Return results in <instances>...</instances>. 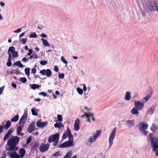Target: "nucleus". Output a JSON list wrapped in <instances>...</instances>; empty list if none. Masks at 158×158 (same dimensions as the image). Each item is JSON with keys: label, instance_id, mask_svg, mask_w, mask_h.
<instances>
[{"label": "nucleus", "instance_id": "1", "mask_svg": "<svg viewBox=\"0 0 158 158\" xmlns=\"http://www.w3.org/2000/svg\"><path fill=\"white\" fill-rule=\"evenodd\" d=\"M20 139V137L17 136L12 135L7 142V144L9 147L7 150L11 151H17L18 148L16 146L18 145Z\"/></svg>", "mask_w": 158, "mask_h": 158}, {"label": "nucleus", "instance_id": "2", "mask_svg": "<svg viewBox=\"0 0 158 158\" xmlns=\"http://www.w3.org/2000/svg\"><path fill=\"white\" fill-rule=\"evenodd\" d=\"M141 2L144 9L148 8L151 11H153L155 10L156 2L151 0H142Z\"/></svg>", "mask_w": 158, "mask_h": 158}, {"label": "nucleus", "instance_id": "3", "mask_svg": "<svg viewBox=\"0 0 158 158\" xmlns=\"http://www.w3.org/2000/svg\"><path fill=\"white\" fill-rule=\"evenodd\" d=\"M148 139L151 142V147L153 151H156L158 148V138L153 137L152 133L149 134L147 137Z\"/></svg>", "mask_w": 158, "mask_h": 158}, {"label": "nucleus", "instance_id": "4", "mask_svg": "<svg viewBox=\"0 0 158 158\" xmlns=\"http://www.w3.org/2000/svg\"><path fill=\"white\" fill-rule=\"evenodd\" d=\"M59 133L51 135L48 138V141L49 143L53 142V145L54 146L57 145L59 141Z\"/></svg>", "mask_w": 158, "mask_h": 158}, {"label": "nucleus", "instance_id": "5", "mask_svg": "<svg viewBox=\"0 0 158 158\" xmlns=\"http://www.w3.org/2000/svg\"><path fill=\"white\" fill-rule=\"evenodd\" d=\"M117 128H114L111 131L108 138V144L110 148L113 144V141L116 136Z\"/></svg>", "mask_w": 158, "mask_h": 158}, {"label": "nucleus", "instance_id": "6", "mask_svg": "<svg viewBox=\"0 0 158 158\" xmlns=\"http://www.w3.org/2000/svg\"><path fill=\"white\" fill-rule=\"evenodd\" d=\"M74 145L73 136H71V138L69 139V141L64 143L58 146L59 148H64L69 146H72Z\"/></svg>", "mask_w": 158, "mask_h": 158}, {"label": "nucleus", "instance_id": "7", "mask_svg": "<svg viewBox=\"0 0 158 158\" xmlns=\"http://www.w3.org/2000/svg\"><path fill=\"white\" fill-rule=\"evenodd\" d=\"M134 105L135 107L139 110H142L144 106V103L139 101H135L134 103Z\"/></svg>", "mask_w": 158, "mask_h": 158}, {"label": "nucleus", "instance_id": "8", "mask_svg": "<svg viewBox=\"0 0 158 158\" xmlns=\"http://www.w3.org/2000/svg\"><path fill=\"white\" fill-rule=\"evenodd\" d=\"M27 116V112L25 111L23 115L20 119L19 121V123L20 126H21L22 127H24V125L25 124V121L26 120Z\"/></svg>", "mask_w": 158, "mask_h": 158}, {"label": "nucleus", "instance_id": "9", "mask_svg": "<svg viewBox=\"0 0 158 158\" xmlns=\"http://www.w3.org/2000/svg\"><path fill=\"white\" fill-rule=\"evenodd\" d=\"M148 126V124L147 123L141 122L138 124V128L139 131L147 130Z\"/></svg>", "mask_w": 158, "mask_h": 158}, {"label": "nucleus", "instance_id": "10", "mask_svg": "<svg viewBox=\"0 0 158 158\" xmlns=\"http://www.w3.org/2000/svg\"><path fill=\"white\" fill-rule=\"evenodd\" d=\"M49 146V144H42L39 148V150L40 152H44L47 151L48 149Z\"/></svg>", "mask_w": 158, "mask_h": 158}, {"label": "nucleus", "instance_id": "11", "mask_svg": "<svg viewBox=\"0 0 158 158\" xmlns=\"http://www.w3.org/2000/svg\"><path fill=\"white\" fill-rule=\"evenodd\" d=\"M40 73L44 76L46 75L47 77H49L52 75V72L50 69H48L46 70L44 69L40 71Z\"/></svg>", "mask_w": 158, "mask_h": 158}, {"label": "nucleus", "instance_id": "12", "mask_svg": "<svg viewBox=\"0 0 158 158\" xmlns=\"http://www.w3.org/2000/svg\"><path fill=\"white\" fill-rule=\"evenodd\" d=\"M7 156L10 158H20V156L15 152L11 153L10 152L7 153Z\"/></svg>", "mask_w": 158, "mask_h": 158}, {"label": "nucleus", "instance_id": "13", "mask_svg": "<svg viewBox=\"0 0 158 158\" xmlns=\"http://www.w3.org/2000/svg\"><path fill=\"white\" fill-rule=\"evenodd\" d=\"M35 123H31L27 128V130L28 133H31L32 131L35 130Z\"/></svg>", "mask_w": 158, "mask_h": 158}, {"label": "nucleus", "instance_id": "14", "mask_svg": "<svg viewBox=\"0 0 158 158\" xmlns=\"http://www.w3.org/2000/svg\"><path fill=\"white\" fill-rule=\"evenodd\" d=\"M156 109V106L152 105L147 110V114L148 115H152L153 114Z\"/></svg>", "mask_w": 158, "mask_h": 158}, {"label": "nucleus", "instance_id": "15", "mask_svg": "<svg viewBox=\"0 0 158 158\" xmlns=\"http://www.w3.org/2000/svg\"><path fill=\"white\" fill-rule=\"evenodd\" d=\"M135 121L134 120H128L126 121L125 125L128 128H131L134 126Z\"/></svg>", "mask_w": 158, "mask_h": 158}, {"label": "nucleus", "instance_id": "16", "mask_svg": "<svg viewBox=\"0 0 158 158\" xmlns=\"http://www.w3.org/2000/svg\"><path fill=\"white\" fill-rule=\"evenodd\" d=\"M67 136L68 137L69 139L70 138V137L71 138V136H73L69 128H68L66 131L64 133L62 136V139H65V138H67Z\"/></svg>", "mask_w": 158, "mask_h": 158}, {"label": "nucleus", "instance_id": "17", "mask_svg": "<svg viewBox=\"0 0 158 158\" xmlns=\"http://www.w3.org/2000/svg\"><path fill=\"white\" fill-rule=\"evenodd\" d=\"M80 123V121L79 119L77 118L75 120V123L74 124V130L77 131L80 128L79 124Z\"/></svg>", "mask_w": 158, "mask_h": 158}, {"label": "nucleus", "instance_id": "18", "mask_svg": "<svg viewBox=\"0 0 158 158\" xmlns=\"http://www.w3.org/2000/svg\"><path fill=\"white\" fill-rule=\"evenodd\" d=\"M21 126L18 127L16 129V134L18 136H23L24 135V134L22 133V131L23 127Z\"/></svg>", "mask_w": 158, "mask_h": 158}, {"label": "nucleus", "instance_id": "19", "mask_svg": "<svg viewBox=\"0 0 158 158\" xmlns=\"http://www.w3.org/2000/svg\"><path fill=\"white\" fill-rule=\"evenodd\" d=\"M13 132V130L12 129H9L5 135L4 137L3 140L5 141L9 137V136Z\"/></svg>", "mask_w": 158, "mask_h": 158}, {"label": "nucleus", "instance_id": "20", "mask_svg": "<svg viewBox=\"0 0 158 158\" xmlns=\"http://www.w3.org/2000/svg\"><path fill=\"white\" fill-rule=\"evenodd\" d=\"M47 123L46 122H40L38 121L36 123V126L37 127L43 128L46 126Z\"/></svg>", "mask_w": 158, "mask_h": 158}, {"label": "nucleus", "instance_id": "21", "mask_svg": "<svg viewBox=\"0 0 158 158\" xmlns=\"http://www.w3.org/2000/svg\"><path fill=\"white\" fill-rule=\"evenodd\" d=\"M131 98V93L129 91L126 92L125 93V99L127 101H128L130 100Z\"/></svg>", "mask_w": 158, "mask_h": 158}, {"label": "nucleus", "instance_id": "22", "mask_svg": "<svg viewBox=\"0 0 158 158\" xmlns=\"http://www.w3.org/2000/svg\"><path fill=\"white\" fill-rule=\"evenodd\" d=\"M25 150L23 148H20L19 151V153L20 154V157L21 158H23L25 155Z\"/></svg>", "mask_w": 158, "mask_h": 158}, {"label": "nucleus", "instance_id": "23", "mask_svg": "<svg viewBox=\"0 0 158 158\" xmlns=\"http://www.w3.org/2000/svg\"><path fill=\"white\" fill-rule=\"evenodd\" d=\"M150 130L152 131L154 133L156 131L158 130V127L155 124H152L150 127Z\"/></svg>", "mask_w": 158, "mask_h": 158}, {"label": "nucleus", "instance_id": "24", "mask_svg": "<svg viewBox=\"0 0 158 158\" xmlns=\"http://www.w3.org/2000/svg\"><path fill=\"white\" fill-rule=\"evenodd\" d=\"M139 110L135 107L133 108L131 110V113L132 114H138L139 113Z\"/></svg>", "mask_w": 158, "mask_h": 158}, {"label": "nucleus", "instance_id": "25", "mask_svg": "<svg viewBox=\"0 0 158 158\" xmlns=\"http://www.w3.org/2000/svg\"><path fill=\"white\" fill-rule=\"evenodd\" d=\"M11 126V122L10 121L8 120H7L6 122V123L3 125L4 128L5 129H8Z\"/></svg>", "mask_w": 158, "mask_h": 158}, {"label": "nucleus", "instance_id": "26", "mask_svg": "<svg viewBox=\"0 0 158 158\" xmlns=\"http://www.w3.org/2000/svg\"><path fill=\"white\" fill-rule=\"evenodd\" d=\"M151 97V95L150 94H148L143 97V102L144 103L147 102L149 100Z\"/></svg>", "mask_w": 158, "mask_h": 158}, {"label": "nucleus", "instance_id": "27", "mask_svg": "<svg viewBox=\"0 0 158 158\" xmlns=\"http://www.w3.org/2000/svg\"><path fill=\"white\" fill-rule=\"evenodd\" d=\"M93 116V114L90 112H84V114L83 115L81 116V118H83L85 116L86 117H88L89 116Z\"/></svg>", "mask_w": 158, "mask_h": 158}, {"label": "nucleus", "instance_id": "28", "mask_svg": "<svg viewBox=\"0 0 158 158\" xmlns=\"http://www.w3.org/2000/svg\"><path fill=\"white\" fill-rule=\"evenodd\" d=\"M95 138L93 135L90 136L88 140V141L89 143H93L96 140Z\"/></svg>", "mask_w": 158, "mask_h": 158}, {"label": "nucleus", "instance_id": "29", "mask_svg": "<svg viewBox=\"0 0 158 158\" xmlns=\"http://www.w3.org/2000/svg\"><path fill=\"white\" fill-rule=\"evenodd\" d=\"M41 40L42 41L43 45L45 47L50 46V45L48 43V41L45 39L42 38Z\"/></svg>", "mask_w": 158, "mask_h": 158}, {"label": "nucleus", "instance_id": "30", "mask_svg": "<svg viewBox=\"0 0 158 158\" xmlns=\"http://www.w3.org/2000/svg\"><path fill=\"white\" fill-rule=\"evenodd\" d=\"M101 133V130H98L93 135L95 137L96 139L99 136Z\"/></svg>", "mask_w": 158, "mask_h": 158}, {"label": "nucleus", "instance_id": "31", "mask_svg": "<svg viewBox=\"0 0 158 158\" xmlns=\"http://www.w3.org/2000/svg\"><path fill=\"white\" fill-rule=\"evenodd\" d=\"M13 65H17V66H19V67L20 68H22L24 66L23 65L21 62L19 61L15 62L14 63Z\"/></svg>", "mask_w": 158, "mask_h": 158}, {"label": "nucleus", "instance_id": "32", "mask_svg": "<svg viewBox=\"0 0 158 158\" xmlns=\"http://www.w3.org/2000/svg\"><path fill=\"white\" fill-rule=\"evenodd\" d=\"M72 155V152L71 151L68 152L63 158H70Z\"/></svg>", "mask_w": 158, "mask_h": 158}, {"label": "nucleus", "instance_id": "33", "mask_svg": "<svg viewBox=\"0 0 158 158\" xmlns=\"http://www.w3.org/2000/svg\"><path fill=\"white\" fill-rule=\"evenodd\" d=\"M54 126L56 128H60L61 127H63L64 125L61 123H59L55 124Z\"/></svg>", "mask_w": 158, "mask_h": 158}, {"label": "nucleus", "instance_id": "34", "mask_svg": "<svg viewBox=\"0 0 158 158\" xmlns=\"http://www.w3.org/2000/svg\"><path fill=\"white\" fill-rule=\"evenodd\" d=\"M19 116L18 114L15 115L13 117L11 120V121L12 122H16L18 121L19 120Z\"/></svg>", "mask_w": 158, "mask_h": 158}, {"label": "nucleus", "instance_id": "35", "mask_svg": "<svg viewBox=\"0 0 158 158\" xmlns=\"http://www.w3.org/2000/svg\"><path fill=\"white\" fill-rule=\"evenodd\" d=\"M31 87L32 89L34 90L36 89H39L40 86L37 84H33L31 85Z\"/></svg>", "mask_w": 158, "mask_h": 158}, {"label": "nucleus", "instance_id": "36", "mask_svg": "<svg viewBox=\"0 0 158 158\" xmlns=\"http://www.w3.org/2000/svg\"><path fill=\"white\" fill-rule=\"evenodd\" d=\"M15 51V48L13 46H11L9 48V49L8 50L7 53H11Z\"/></svg>", "mask_w": 158, "mask_h": 158}, {"label": "nucleus", "instance_id": "37", "mask_svg": "<svg viewBox=\"0 0 158 158\" xmlns=\"http://www.w3.org/2000/svg\"><path fill=\"white\" fill-rule=\"evenodd\" d=\"M62 154L60 153V151H58L53 154V155H52V156L53 157H57L60 156Z\"/></svg>", "mask_w": 158, "mask_h": 158}, {"label": "nucleus", "instance_id": "38", "mask_svg": "<svg viewBox=\"0 0 158 158\" xmlns=\"http://www.w3.org/2000/svg\"><path fill=\"white\" fill-rule=\"evenodd\" d=\"M30 69L29 68H25L24 70L25 73L28 77H29L30 75Z\"/></svg>", "mask_w": 158, "mask_h": 158}, {"label": "nucleus", "instance_id": "39", "mask_svg": "<svg viewBox=\"0 0 158 158\" xmlns=\"http://www.w3.org/2000/svg\"><path fill=\"white\" fill-rule=\"evenodd\" d=\"M37 35L35 32H33L31 33L29 35V37L30 38H36L37 37Z\"/></svg>", "mask_w": 158, "mask_h": 158}, {"label": "nucleus", "instance_id": "40", "mask_svg": "<svg viewBox=\"0 0 158 158\" xmlns=\"http://www.w3.org/2000/svg\"><path fill=\"white\" fill-rule=\"evenodd\" d=\"M12 57L13 58H16L18 56V52L15 51L12 53Z\"/></svg>", "mask_w": 158, "mask_h": 158}, {"label": "nucleus", "instance_id": "41", "mask_svg": "<svg viewBox=\"0 0 158 158\" xmlns=\"http://www.w3.org/2000/svg\"><path fill=\"white\" fill-rule=\"evenodd\" d=\"M76 90H77V91L78 92V93L80 94L81 95L83 94V90L81 89L79 87H78V88H77Z\"/></svg>", "mask_w": 158, "mask_h": 158}, {"label": "nucleus", "instance_id": "42", "mask_svg": "<svg viewBox=\"0 0 158 158\" xmlns=\"http://www.w3.org/2000/svg\"><path fill=\"white\" fill-rule=\"evenodd\" d=\"M141 133L144 136H146L148 134V132L146 130H143L140 131Z\"/></svg>", "mask_w": 158, "mask_h": 158}, {"label": "nucleus", "instance_id": "43", "mask_svg": "<svg viewBox=\"0 0 158 158\" xmlns=\"http://www.w3.org/2000/svg\"><path fill=\"white\" fill-rule=\"evenodd\" d=\"M20 81H21L22 82L25 83L27 81V79L25 77H21L20 79Z\"/></svg>", "mask_w": 158, "mask_h": 158}, {"label": "nucleus", "instance_id": "44", "mask_svg": "<svg viewBox=\"0 0 158 158\" xmlns=\"http://www.w3.org/2000/svg\"><path fill=\"white\" fill-rule=\"evenodd\" d=\"M64 75L63 73H60L58 75V77L60 79H63L64 78Z\"/></svg>", "mask_w": 158, "mask_h": 158}, {"label": "nucleus", "instance_id": "45", "mask_svg": "<svg viewBox=\"0 0 158 158\" xmlns=\"http://www.w3.org/2000/svg\"><path fill=\"white\" fill-rule=\"evenodd\" d=\"M61 60L64 63L67 64L68 63L67 61L65 60L63 56H61Z\"/></svg>", "mask_w": 158, "mask_h": 158}, {"label": "nucleus", "instance_id": "46", "mask_svg": "<svg viewBox=\"0 0 158 158\" xmlns=\"http://www.w3.org/2000/svg\"><path fill=\"white\" fill-rule=\"evenodd\" d=\"M31 111L32 113V114L35 116H36L38 115V114L37 113L35 112V110L34 109L32 108L31 109Z\"/></svg>", "mask_w": 158, "mask_h": 158}, {"label": "nucleus", "instance_id": "47", "mask_svg": "<svg viewBox=\"0 0 158 158\" xmlns=\"http://www.w3.org/2000/svg\"><path fill=\"white\" fill-rule=\"evenodd\" d=\"M48 63V62L47 61L45 60H41L40 61V63L41 64L43 65H44L47 64Z\"/></svg>", "mask_w": 158, "mask_h": 158}, {"label": "nucleus", "instance_id": "48", "mask_svg": "<svg viewBox=\"0 0 158 158\" xmlns=\"http://www.w3.org/2000/svg\"><path fill=\"white\" fill-rule=\"evenodd\" d=\"M57 119L59 121H62V117L60 115H58L57 116Z\"/></svg>", "mask_w": 158, "mask_h": 158}, {"label": "nucleus", "instance_id": "49", "mask_svg": "<svg viewBox=\"0 0 158 158\" xmlns=\"http://www.w3.org/2000/svg\"><path fill=\"white\" fill-rule=\"evenodd\" d=\"M21 42L23 44H25L27 41V39L26 38L22 39H21Z\"/></svg>", "mask_w": 158, "mask_h": 158}, {"label": "nucleus", "instance_id": "50", "mask_svg": "<svg viewBox=\"0 0 158 158\" xmlns=\"http://www.w3.org/2000/svg\"><path fill=\"white\" fill-rule=\"evenodd\" d=\"M31 140V136L29 137L27 139V143L28 144L30 143Z\"/></svg>", "mask_w": 158, "mask_h": 158}, {"label": "nucleus", "instance_id": "51", "mask_svg": "<svg viewBox=\"0 0 158 158\" xmlns=\"http://www.w3.org/2000/svg\"><path fill=\"white\" fill-rule=\"evenodd\" d=\"M81 85L83 86V90H84V92H86L87 90V88L86 87L85 85L84 84H83L82 85Z\"/></svg>", "mask_w": 158, "mask_h": 158}, {"label": "nucleus", "instance_id": "52", "mask_svg": "<svg viewBox=\"0 0 158 158\" xmlns=\"http://www.w3.org/2000/svg\"><path fill=\"white\" fill-rule=\"evenodd\" d=\"M28 51L29 52L27 53V55L28 56H30L32 54L33 50L32 49H29L28 50Z\"/></svg>", "mask_w": 158, "mask_h": 158}, {"label": "nucleus", "instance_id": "53", "mask_svg": "<svg viewBox=\"0 0 158 158\" xmlns=\"http://www.w3.org/2000/svg\"><path fill=\"white\" fill-rule=\"evenodd\" d=\"M8 54L9 55L8 61H11V60H12V57H11V54L8 53Z\"/></svg>", "mask_w": 158, "mask_h": 158}, {"label": "nucleus", "instance_id": "54", "mask_svg": "<svg viewBox=\"0 0 158 158\" xmlns=\"http://www.w3.org/2000/svg\"><path fill=\"white\" fill-rule=\"evenodd\" d=\"M28 61V60L26 57H24L22 59V61L23 62H27Z\"/></svg>", "mask_w": 158, "mask_h": 158}, {"label": "nucleus", "instance_id": "55", "mask_svg": "<svg viewBox=\"0 0 158 158\" xmlns=\"http://www.w3.org/2000/svg\"><path fill=\"white\" fill-rule=\"evenodd\" d=\"M40 36L43 38H46L47 37V35L44 33H42L40 35Z\"/></svg>", "mask_w": 158, "mask_h": 158}, {"label": "nucleus", "instance_id": "56", "mask_svg": "<svg viewBox=\"0 0 158 158\" xmlns=\"http://www.w3.org/2000/svg\"><path fill=\"white\" fill-rule=\"evenodd\" d=\"M39 94L40 95H43L44 97H45L47 95V94L44 92H40L39 93Z\"/></svg>", "mask_w": 158, "mask_h": 158}, {"label": "nucleus", "instance_id": "57", "mask_svg": "<svg viewBox=\"0 0 158 158\" xmlns=\"http://www.w3.org/2000/svg\"><path fill=\"white\" fill-rule=\"evenodd\" d=\"M36 69L35 68H32L31 69V73H32L35 74L36 73Z\"/></svg>", "mask_w": 158, "mask_h": 158}, {"label": "nucleus", "instance_id": "58", "mask_svg": "<svg viewBox=\"0 0 158 158\" xmlns=\"http://www.w3.org/2000/svg\"><path fill=\"white\" fill-rule=\"evenodd\" d=\"M21 31V28H18L17 30L14 31V33H19Z\"/></svg>", "mask_w": 158, "mask_h": 158}, {"label": "nucleus", "instance_id": "59", "mask_svg": "<svg viewBox=\"0 0 158 158\" xmlns=\"http://www.w3.org/2000/svg\"><path fill=\"white\" fill-rule=\"evenodd\" d=\"M8 66H10L12 65V63L11 61H8L7 62L6 64Z\"/></svg>", "mask_w": 158, "mask_h": 158}, {"label": "nucleus", "instance_id": "60", "mask_svg": "<svg viewBox=\"0 0 158 158\" xmlns=\"http://www.w3.org/2000/svg\"><path fill=\"white\" fill-rule=\"evenodd\" d=\"M3 127V125H2L0 126V133H1L2 132Z\"/></svg>", "mask_w": 158, "mask_h": 158}, {"label": "nucleus", "instance_id": "61", "mask_svg": "<svg viewBox=\"0 0 158 158\" xmlns=\"http://www.w3.org/2000/svg\"><path fill=\"white\" fill-rule=\"evenodd\" d=\"M155 9L158 12V4L156 3L155 6Z\"/></svg>", "mask_w": 158, "mask_h": 158}, {"label": "nucleus", "instance_id": "62", "mask_svg": "<svg viewBox=\"0 0 158 158\" xmlns=\"http://www.w3.org/2000/svg\"><path fill=\"white\" fill-rule=\"evenodd\" d=\"M25 32H23L20 35H19V37L20 38L22 37L25 34Z\"/></svg>", "mask_w": 158, "mask_h": 158}, {"label": "nucleus", "instance_id": "63", "mask_svg": "<svg viewBox=\"0 0 158 158\" xmlns=\"http://www.w3.org/2000/svg\"><path fill=\"white\" fill-rule=\"evenodd\" d=\"M54 70L56 72H57L58 71L59 69L56 66H55L54 67Z\"/></svg>", "mask_w": 158, "mask_h": 158}, {"label": "nucleus", "instance_id": "64", "mask_svg": "<svg viewBox=\"0 0 158 158\" xmlns=\"http://www.w3.org/2000/svg\"><path fill=\"white\" fill-rule=\"evenodd\" d=\"M14 73L16 74H19L20 73V72L19 71V69H16L15 70V72Z\"/></svg>", "mask_w": 158, "mask_h": 158}]
</instances>
